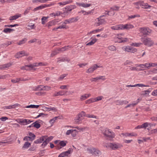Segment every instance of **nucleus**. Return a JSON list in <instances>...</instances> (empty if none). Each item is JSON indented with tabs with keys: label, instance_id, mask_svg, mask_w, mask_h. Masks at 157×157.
Segmentation results:
<instances>
[{
	"label": "nucleus",
	"instance_id": "1",
	"mask_svg": "<svg viewBox=\"0 0 157 157\" xmlns=\"http://www.w3.org/2000/svg\"><path fill=\"white\" fill-rule=\"evenodd\" d=\"M121 145L118 143H108L106 144L104 147L106 148H110L113 150L118 149L121 147Z\"/></svg>",
	"mask_w": 157,
	"mask_h": 157
},
{
	"label": "nucleus",
	"instance_id": "2",
	"mask_svg": "<svg viewBox=\"0 0 157 157\" xmlns=\"http://www.w3.org/2000/svg\"><path fill=\"white\" fill-rule=\"evenodd\" d=\"M141 41L146 46L148 47H151L154 44V41L149 37L144 38L142 37L141 38Z\"/></svg>",
	"mask_w": 157,
	"mask_h": 157
},
{
	"label": "nucleus",
	"instance_id": "3",
	"mask_svg": "<svg viewBox=\"0 0 157 157\" xmlns=\"http://www.w3.org/2000/svg\"><path fill=\"white\" fill-rule=\"evenodd\" d=\"M85 116V113L82 111L78 113L74 119L75 122L76 124L81 123L83 120L82 117Z\"/></svg>",
	"mask_w": 157,
	"mask_h": 157
},
{
	"label": "nucleus",
	"instance_id": "4",
	"mask_svg": "<svg viewBox=\"0 0 157 157\" xmlns=\"http://www.w3.org/2000/svg\"><path fill=\"white\" fill-rule=\"evenodd\" d=\"M140 31L144 36L150 35L152 30L148 27H142L140 29Z\"/></svg>",
	"mask_w": 157,
	"mask_h": 157
},
{
	"label": "nucleus",
	"instance_id": "5",
	"mask_svg": "<svg viewBox=\"0 0 157 157\" xmlns=\"http://www.w3.org/2000/svg\"><path fill=\"white\" fill-rule=\"evenodd\" d=\"M103 134L108 138L111 139L114 138L115 136L114 132L110 131L108 129H106L103 132Z\"/></svg>",
	"mask_w": 157,
	"mask_h": 157
},
{
	"label": "nucleus",
	"instance_id": "6",
	"mask_svg": "<svg viewBox=\"0 0 157 157\" xmlns=\"http://www.w3.org/2000/svg\"><path fill=\"white\" fill-rule=\"evenodd\" d=\"M17 122L21 125H25L33 122L29 119H18L16 120Z\"/></svg>",
	"mask_w": 157,
	"mask_h": 157
},
{
	"label": "nucleus",
	"instance_id": "7",
	"mask_svg": "<svg viewBox=\"0 0 157 157\" xmlns=\"http://www.w3.org/2000/svg\"><path fill=\"white\" fill-rule=\"evenodd\" d=\"M44 141L43 143L41 144V147H44L48 144V143L53 138V137L50 136L48 137L47 136H43Z\"/></svg>",
	"mask_w": 157,
	"mask_h": 157
},
{
	"label": "nucleus",
	"instance_id": "8",
	"mask_svg": "<svg viewBox=\"0 0 157 157\" xmlns=\"http://www.w3.org/2000/svg\"><path fill=\"white\" fill-rule=\"evenodd\" d=\"M122 49L125 52L134 53L136 52L137 50L135 48L132 47L130 46H125L122 48Z\"/></svg>",
	"mask_w": 157,
	"mask_h": 157
},
{
	"label": "nucleus",
	"instance_id": "9",
	"mask_svg": "<svg viewBox=\"0 0 157 157\" xmlns=\"http://www.w3.org/2000/svg\"><path fill=\"white\" fill-rule=\"evenodd\" d=\"M133 4L136 6L140 5L142 8L145 9H148L151 7L147 3H144V1H140L138 2L133 3Z\"/></svg>",
	"mask_w": 157,
	"mask_h": 157
},
{
	"label": "nucleus",
	"instance_id": "10",
	"mask_svg": "<svg viewBox=\"0 0 157 157\" xmlns=\"http://www.w3.org/2000/svg\"><path fill=\"white\" fill-rule=\"evenodd\" d=\"M78 20V17H73L68 19L65 20L64 21V24H70L73 22H76Z\"/></svg>",
	"mask_w": 157,
	"mask_h": 157
},
{
	"label": "nucleus",
	"instance_id": "11",
	"mask_svg": "<svg viewBox=\"0 0 157 157\" xmlns=\"http://www.w3.org/2000/svg\"><path fill=\"white\" fill-rule=\"evenodd\" d=\"M102 67L101 66H98L97 64H94L89 68L86 71V72L88 73H92L98 68Z\"/></svg>",
	"mask_w": 157,
	"mask_h": 157
},
{
	"label": "nucleus",
	"instance_id": "12",
	"mask_svg": "<svg viewBox=\"0 0 157 157\" xmlns=\"http://www.w3.org/2000/svg\"><path fill=\"white\" fill-rule=\"evenodd\" d=\"M124 34H117L116 37L119 40L118 42L119 43H122V42H124L127 41L128 40V39L126 38H122L121 36H123Z\"/></svg>",
	"mask_w": 157,
	"mask_h": 157
},
{
	"label": "nucleus",
	"instance_id": "13",
	"mask_svg": "<svg viewBox=\"0 0 157 157\" xmlns=\"http://www.w3.org/2000/svg\"><path fill=\"white\" fill-rule=\"evenodd\" d=\"M29 136H25L24 139L23 140L25 141H33L35 138L36 137L35 135L32 132H30L29 133Z\"/></svg>",
	"mask_w": 157,
	"mask_h": 157
},
{
	"label": "nucleus",
	"instance_id": "14",
	"mask_svg": "<svg viewBox=\"0 0 157 157\" xmlns=\"http://www.w3.org/2000/svg\"><path fill=\"white\" fill-rule=\"evenodd\" d=\"M96 20H96V23L95 24L96 26H99L105 23V21L104 19H102L100 17L97 18Z\"/></svg>",
	"mask_w": 157,
	"mask_h": 157
},
{
	"label": "nucleus",
	"instance_id": "15",
	"mask_svg": "<svg viewBox=\"0 0 157 157\" xmlns=\"http://www.w3.org/2000/svg\"><path fill=\"white\" fill-rule=\"evenodd\" d=\"M67 92V91H60L59 92H56L54 95V96H63L64 95H66V93Z\"/></svg>",
	"mask_w": 157,
	"mask_h": 157
},
{
	"label": "nucleus",
	"instance_id": "16",
	"mask_svg": "<svg viewBox=\"0 0 157 157\" xmlns=\"http://www.w3.org/2000/svg\"><path fill=\"white\" fill-rule=\"evenodd\" d=\"M114 103L116 104V105H122L123 104H127L128 103V102L126 100L121 101L118 100L115 101Z\"/></svg>",
	"mask_w": 157,
	"mask_h": 157
},
{
	"label": "nucleus",
	"instance_id": "17",
	"mask_svg": "<svg viewBox=\"0 0 157 157\" xmlns=\"http://www.w3.org/2000/svg\"><path fill=\"white\" fill-rule=\"evenodd\" d=\"M76 4L79 6H82L84 8H87L90 7L91 6V4L90 3L87 4L86 3H79L76 2Z\"/></svg>",
	"mask_w": 157,
	"mask_h": 157
},
{
	"label": "nucleus",
	"instance_id": "18",
	"mask_svg": "<svg viewBox=\"0 0 157 157\" xmlns=\"http://www.w3.org/2000/svg\"><path fill=\"white\" fill-rule=\"evenodd\" d=\"M33 64L28 65L22 67L21 69L22 70H29L33 69Z\"/></svg>",
	"mask_w": 157,
	"mask_h": 157
},
{
	"label": "nucleus",
	"instance_id": "19",
	"mask_svg": "<svg viewBox=\"0 0 157 157\" xmlns=\"http://www.w3.org/2000/svg\"><path fill=\"white\" fill-rule=\"evenodd\" d=\"M71 153V150L69 149L67 151L63 152L60 153L58 157H64L68 156Z\"/></svg>",
	"mask_w": 157,
	"mask_h": 157
},
{
	"label": "nucleus",
	"instance_id": "20",
	"mask_svg": "<svg viewBox=\"0 0 157 157\" xmlns=\"http://www.w3.org/2000/svg\"><path fill=\"white\" fill-rule=\"evenodd\" d=\"M19 105L18 104H16L12 105L4 106L2 108L4 109H14L15 108L16 106H18Z\"/></svg>",
	"mask_w": 157,
	"mask_h": 157
},
{
	"label": "nucleus",
	"instance_id": "21",
	"mask_svg": "<svg viewBox=\"0 0 157 157\" xmlns=\"http://www.w3.org/2000/svg\"><path fill=\"white\" fill-rule=\"evenodd\" d=\"M122 24L115 25L111 27V29L114 30H122Z\"/></svg>",
	"mask_w": 157,
	"mask_h": 157
},
{
	"label": "nucleus",
	"instance_id": "22",
	"mask_svg": "<svg viewBox=\"0 0 157 157\" xmlns=\"http://www.w3.org/2000/svg\"><path fill=\"white\" fill-rule=\"evenodd\" d=\"M76 6L75 5H70L67 6L65 9L67 10V11H71L72 10L76 8Z\"/></svg>",
	"mask_w": 157,
	"mask_h": 157
},
{
	"label": "nucleus",
	"instance_id": "23",
	"mask_svg": "<svg viewBox=\"0 0 157 157\" xmlns=\"http://www.w3.org/2000/svg\"><path fill=\"white\" fill-rule=\"evenodd\" d=\"M122 29H132L133 28L134 26L130 24H126L125 25L122 24Z\"/></svg>",
	"mask_w": 157,
	"mask_h": 157
},
{
	"label": "nucleus",
	"instance_id": "24",
	"mask_svg": "<svg viewBox=\"0 0 157 157\" xmlns=\"http://www.w3.org/2000/svg\"><path fill=\"white\" fill-rule=\"evenodd\" d=\"M126 86L127 87H136L137 86H138L139 87H146V86H149L145 85L142 84H135V85H126Z\"/></svg>",
	"mask_w": 157,
	"mask_h": 157
},
{
	"label": "nucleus",
	"instance_id": "25",
	"mask_svg": "<svg viewBox=\"0 0 157 157\" xmlns=\"http://www.w3.org/2000/svg\"><path fill=\"white\" fill-rule=\"evenodd\" d=\"M21 14H16L13 16H11L9 18V20L10 21L16 20L19 17H21Z\"/></svg>",
	"mask_w": 157,
	"mask_h": 157
},
{
	"label": "nucleus",
	"instance_id": "26",
	"mask_svg": "<svg viewBox=\"0 0 157 157\" xmlns=\"http://www.w3.org/2000/svg\"><path fill=\"white\" fill-rule=\"evenodd\" d=\"M104 77V76H102L97 77L96 78H92L90 79V81L91 82H96L95 80H93L94 79H96V80L101 79L102 80H104L105 79V78Z\"/></svg>",
	"mask_w": 157,
	"mask_h": 157
},
{
	"label": "nucleus",
	"instance_id": "27",
	"mask_svg": "<svg viewBox=\"0 0 157 157\" xmlns=\"http://www.w3.org/2000/svg\"><path fill=\"white\" fill-rule=\"evenodd\" d=\"M94 155L95 156H99L101 154V152L98 149L94 148Z\"/></svg>",
	"mask_w": 157,
	"mask_h": 157
},
{
	"label": "nucleus",
	"instance_id": "28",
	"mask_svg": "<svg viewBox=\"0 0 157 157\" xmlns=\"http://www.w3.org/2000/svg\"><path fill=\"white\" fill-rule=\"evenodd\" d=\"M31 145V144L30 143L28 142H25L22 147V148L23 149L28 148Z\"/></svg>",
	"mask_w": 157,
	"mask_h": 157
},
{
	"label": "nucleus",
	"instance_id": "29",
	"mask_svg": "<svg viewBox=\"0 0 157 157\" xmlns=\"http://www.w3.org/2000/svg\"><path fill=\"white\" fill-rule=\"evenodd\" d=\"M43 141H44L43 136L35 140L34 143L35 144H40Z\"/></svg>",
	"mask_w": 157,
	"mask_h": 157
},
{
	"label": "nucleus",
	"instance_id": "30",
	"mask_svg": "<svg viewBox=\"0 0 157 157\" xmlns=\"http://www.w3.org/2000/svg\"><path fill=\"white\" fill-rule=\"evenodd\" d=\"M90 95L89 94H85L84 95L81 96L80 99L82 100H85L89 97Z\"/></svg>",
	"mask_w": 157,
	"mask_h": 157
},
{
	"label": "nucleus",
	"instance_id": "31",
	"mask_svg": "<svg viewBox=\"0 0 157 157\" xmlns=\"http://www.w3.org/2000/svg\"><path fill=\"white\" fill-rule=\"evenodd\" d=\"M56 24V22L54 20H52L51 21L49 22L47 24V26L48 28H49L50 27L52 26L55 25Z\"/></svg>",
	"mask_w": 157,
	"mask_h": 157
},
{
	"label": "nucleus",
	"instance_id": "32",
	"mask_svg": "<svg viewBox=\"0 0 157 157\" xmlns=\"http://www.w3.org/2000/svg\"><path fill=\"white\" fill-rule=\"evenodd\" d=\"M44 109L46 110H48V111H52L54 112H56L57 110L56 107H45Z\"/></svg>",
	"mask_w": 157,
	"mask_h": 157
},
{
	"label": "nucleus",
	"instance_id": "33",
	"mask_svg": "<svg viewBox=\"0 0 157 157\" xmlns=\"http://www.w3.org/2000/svg\"><path fill=\"white\" fill-rule=\"evenodd\" d=\"M14 30L13 29H11L8 28H6L5 29L3 30V32L5 33H10L11 32L14 31Z\"/></svg>",
	"mask_w": 157,
	"mask_h": 157
},
{
	"label": "nucleus",
	"instance_id": "34",
	"mask_svg": "<svg viewBox=\"0 0 157 157\" xmlns=\"http://www.w3.org/2000/svg\"><path fill=\"white\" fill-rule=\"evenodd\" d=\"M59 52L58 50V49H57L53 51V52H52L50 56L51 57H52L55 55L59 53Z\"/></svg>",
	"mask_w": 157,
	"mask_h": 157
},
{
	"label": "nucleus",
	"instance_id": "35",
	"mask_svg": "<svg viewBox=\"0 0 157 157\" xmlns=\"http://www.w3.org/2000/svg\"><path fill=\"white\" fill-rule=\"evenodd\" d=\"M138 101H137L136 102H134L132 104H129L125 107V108H127L128 107H134L138 103Z\"/></svg>",
	"mask_w": 157,
	"mask_h": 157
},
{
	"label": "nucleus",
	"instance_id": "36",
	"mask_svg": "<svg viewBox=\"0 0 157 157\" xmlns=\"http://www.w3.org/2000/svg\"><path fill=\"white\" fill-rule=\"evenodd\" d=\"M46 64L42 62H40L39 63H35L33 64L34 67H37L38 66H45Z\"/></svg>",
	"mask_w": 157,
	"mask_h": 157
},
{
	"label": "nucleus",
	"instance_id": "37",
	"mask_svg": "<svg viewBox=\"0 0 157 157\" xmlns=\"http://www.w3.org/2000/svg\"><path fill=\"white\" fill-rule=\"evenodd\" d=\"M38 121H36L33 123L34 127L37 128H39L41 126L40 124L38 123Z\"/></svg>",
	"mask_w": 157,
	"mask_h": 157
},
{
	"label": "nucleus",
	"instance_id": "38",
	"mask_svg": "<svg viewBox=\"0 0 157 157\" xmlns=\"http://www.w3.org/2000/svg\"><path fill=\"white\" fill-rule=\"evenodd\" d=\"M97 41V39H92L90 42L87 43L86 44V45L90 46L93 45Z\"/></svg>",
	"mask_w": 157,
	"mask_h": 157
},
{
	"label": "nucleus",
	"instance_id": "39",
	"mask_svg": "<svg viewBox=\"0 0 157 157\" xmlns=\"http://www.w3.org/2000/svg\"><path fill=\"white\" fill-rule=\"evenodd\" d=\"M66 143L64 141H61L59 143V144L62 147H58V149H59L61 148L62 147H64L66 145Z\"/></svg>",
	"mask_w": 157,
	"mask_h": 157
},
{
	"label": "nucleus",
	"instance_id": "40",
	"mask_svg": "<svg viewBox=\"0 0 157 157\" xmlns=\"http://www.w3.org/2000/svg\"><path fill=\"white\" fill-rule=\"evenodd\" d=\"M151 91L149 90H145L142 92L141 95L144 96H147V95Z\"/></svg>",
	"mask_w": 157,
	"mask_h": 157
},
{
	"label": "nucleus",
	"instance_id": "41",
	"mask_svg": "<svg viewBox=\"0 0 157 157\" xmlns=\"http://www.w3.org/2000/svg\"><path fill=\"white\" fill-rule=\"evenodd\" d=\"M94 148H88L87 149V151H89V153L90 154H91L92 155H94Z\"/></svg>",
	"mask_w": 157,
	"mask_h": 157
},
{
	"label": "nucleus",
	"instance_id": "42",
	"mask_svg": "<svg viewBox=\"0 0 157 157\" xmlns=\"http://www.w3.org/2000/svg\"><path fill=\"white\" fill-rule=\"evenodd\" d=\"M39 105H29L27 106L26 107H25L26 108H37L39 107Z\"/></svg>",
	"mask_w": 157,
	"mask_h": 157
},
{
	"label": "nucleus",
	"instance_id": "43",
	"mask_svg": "<svg viewBox=\"0 0 157 157\" xmlns=\"http://www.w3.org/2000/svg\"><path fill=\"white\" fill-rule=\"evenodd\" d=\"M119 8L120 7L119 6H113L112 7H111L110 8V9L113 11H118Z\"/></svg>",
	"mask_w": 157,
	"mask_h": 157
},
{
	"label": "nucleus",
	"instance_id": "44",
	"mask_svg": "<svg viewBox=\"0 0 157 157\" xmlns=\"http://www.w3.org/2000/svg\"><path fill=\"white\" fill-rule=\"evenodd\" d=\"M95 101L94 99L91 98L89 99L86 101L85 102L86 104H90L91 103L95 102Z\"/></svg>",
	"mask_w": 157,
	"mask_h": 157
},
{
	"label": "nucleus",
	"instance_id": "45",
	"mask_svg": "<svg viewBox=\"0 0 157 157\" xmlns=\"http://www.w3.org/2000/svg\"><path fill=\"white\" fill-rule=\"evenodd\" d=\"M44 8V5H42L40 6H39L38 7H37L35 8L33 10L34 11H36L37 10H41Z\"/></svg>",
	"mask_w": 157,
	"mask_h": 157
},
{
	"label": "nucleus",
	"instance_id": "46",
	"mask_svg": "<svg viewBox=\"0 0 157 157\" xmlns=\"http://www.w3.org/2000/svg\"><path fill=\"white\" fill-rule=\"evenodd\" d=\"M43 89L44 91H48L51 90V87L48 86H44L43 85Z\"/></svg>",
	"mask_w": 157,
	"mask_h": 157
},
{
	"label": "nucleus",
	"instance_id": "47",
	"mask_svg": "<svg viewBox=\"0 0 157 157\" xmlns=\"http://www.w3.org/2000/svg\"><path fill=\"white\" fill-rule=\"evenodd\" d=\"M108 49L111 51H114L116 50V48L115 46L113 45H111L109 46L108 47Z\"/></svg>",
	"mask_w": 157,
	"mask_h": 157
},
{
	"label": "nucleus",
	"instance_id": "48",
	"mask_svg": "<svg viewBox=\"0 0 157 157\" xmlns=\"http://www.w3.org/2000/svg\"><path fill=\"white\" fill-rule=\"evenodd\" d=\"M19 54H20L21 57L24 56H28V54L27 53H26L24 51H21L20 52H19Z\"/></svg>",
	"mask_w": 157,
	"mask_h": 157
},
{
	"label": "nucleus",
	"instance_id": "49",
	"mask_svg": "<svg viewBox=\"0 0 157 157\" xmlns=\"http://www.w3.org/2000/svg\"><path fill=\"white\" fill-rule=\"evenodd\" d=\"M142 44V43H133L131 44V46H133L135 47H139L140 46L141 44Z\"/></svg>",
	"mask_w": 157,
	"mask_h": 157
},
{
	"label": "nucleus",
	"instance_id": "50",
	"mask_svg": "<svg viewBox=\"0 0 157 157\" xmlns=\"http://www.w3.org/2000/svg\"><path fill=\"white\" fill-rule=\"evenodd\" d=\"M35 94L38 96H44L45 95L46 93L45 92H37L35 93Z\"/></svg>",
	"mask_w": 157,
	"mask_h": 157
},
{
	"label": "nucleus",
	"instance_id": "51",
	"mask_svg": "<svg viewBox=\"0 0 157 157\" xmlns=\"http://www.w3.org/2000/svg\"><path fill=\"white\" fill-rule=\"evenodd\" d=\"M62 23V25H60L59 26L57 27V29H66V25H65V24H64V22H61Z\"/></svg>",
	"mask_w": 157,
	"mask_h": 157
},
{
	"label": "nucleus",
	"instance_id": "52",
	"mask_svg": "<svg viewBox=\"0 0 157 157\" xmlns=\"http://www.w3.org/2000/svg\"><path fill=\"white\" fill-rule=\"evenodd\" d=\"M130 134L129 133H121L120 134V136H121V137H127L130 136Z\"/></svg>",
	"mask_w": 157,
	"mask_h": 157
},
{
	"label": "nucleus",
	"instance_id": "53",
	"mask_svg": "<svg viewBox=\"0 0 157 157\" xmlns=\"http://www.w3.org/2000/svg\"><path fill=\"white\" fill-rule=\"evenodd\" d=\"M31 9V7H30L27 8V9H26L25 10V12L24 13V14L25 15L27 14H28L29 13V11Z\"/></svg>",
	"mask_w": 157,
	"mask_h": 157
},
{
	"label": "nucleus",
	"instance_id": "54",
	"mask_svg": "<svg viewBox=\"0 0 157 157\" xmlns=\"http://www.w3.org/2000/svg\"><path fill=\"white\" fill-rule=\"evenodd\" d=\"M48 18V17H43L41 18V23L43 25L44 24L45 22V21Z\"/></svg>",
	"mask_w": 157,
	"mask_h": 157
},
{
	"label": "nucleus",
	"instance_id": "55",
	"mask_svg": "<svg viewBox=\"0 0 157 157\" xmlns=\"http://www.w3.org/2000/svg\"><path fill=\"white\" fill-rule=\"evenodd\" d=\"M73 131H75V129H70L68 130L66 132V135H69L70 134H71V132H72Z\"/></svg>",
	"mask_w": 157,
	"mask_h": 157
},
{
	"label": "nucleus",
	"instance_id": "56",
	"mask_svg": "<svg viewBox=\"0 0 157 157\" xmlns=\"http://www.w3.org/2000/svg\"><path fill=\"white\" fill-rule=\"evenodd\" d=\"M27 39L25 38H24L21 41H20L18 43V44L19 45H20L22 44H24L26 41Z\"/></svg>",
	"mask_w": 157,
	"mask_h": 157
},
{
	"label": "nucleus",
	"instance_id": "57",
	"mask_svg": "<svg viewBox=\"0 0 157 157\" xmlns=\"http://www.w3.org/2000/svg\"><path fill=\"white\" fill-rule=\"evenodd\" d=\"M85 116H86L87 117L90 118H96V117L95 116H94V115H90L89 114H85Z\"/></svg>",
	"mask_w": 157,
	"mask_h": 157
},
{
	"label": "nucleus",
	"instance_id": "58",
	"mask_svg": "<svg viewBox=\"0 0 157 157\" xmlns=\"http://www.w3.org/2000/svg\"><path fill=\"white\" fill-rule=\"evenodd\" d=\"M142 128H145L148 126V123L146 122L141 125Z\"/></svg>",
	"mask_w": 157,
	"mask_h": 157
},
{
	"label": "nucleus",
	"instance_id": "59",
	"mask_svg": "<svg viewBox=\"0 0 157 157\" xmlns=\"http://www.w3.org/2000/svg\"><path fill=\"white\" fill-rule=\"evenodd\" d=\"M20 79L18 78H16L15 79H12L11 80V81L13 83H17L19 82Z\"/></svg>",
	"mask_w": 157,
	"mask_h": 157
},
{
	"label": "nucleus",
	"instance_id": "60",
	"mask_svg": "<svg viewBox=\"0 0 157 157\" xmlns=\"http://www.w3.org/2000/svg\"><path fill=\"white\" fill-rule=\"evenodd\" d=\"M67 75V74H64V75H60V77H59V80H62L64 78V77H65Z\"/></svg>",
	"mask_w": 157,
	"mask_h": 157
},
{
	"label": "nucleus",
	"instance_id": "61",
	"mask_svg": "<svg viewBox=\"0 0 157 157\" xmlns=\"http://www.w3.org/2000/svg\"><path fill=\"white\" fill-rule=\"evenodd\" d=\"M140 16L139 15H131L129 16L128 18L132 19L136 17H139Z\"/></svg>",
	"mask_w": 157,
	"mask_h": 157
},
{
	"label": "nucleus",
	"instance_id": "62",
	"mask_svg": "<svg viewBox=\"0 0 157 157\" xmlns=\"http://www.w3.org/2000/svg\"><path fill=\"white\" fill-rule=\"evenodd\" d=\"M69 85H62L60 87V88L62 89H67V87H69Z\"/></svg>",
	"mask_w": 157,
	"mask_h": 157
},
{
	"label": "nucleus",
	"instance_id": "63",
	"mask_svg": "<svg viewBox=\"0 0 157 157\" xmlns=\"http://www.w3.org/2000/svg\"><path fill=\"white\" fill-rule=\"evenodd\" d=\"M77 133V131L75 129V131H73L72 132H71V136L73 137H75Z\"/></svg>",
	"mask_w": 157,
	"mask_h": 157
},
{
	"label": "nucleus",
	"instance_id": "64",
	"mask_svg": "<svg viewBox=\"0 0 157 157\" xmlns=\"http://www.w3.org/2000/svg\"><path fill=\"white\" fill-rule=\"evenodd\" d=\"M152 95L157 96V89L154 90L151 93Z\"/></svg>",
	"mask_w": 157,
	"mask_h": 157
}]
</instances>
